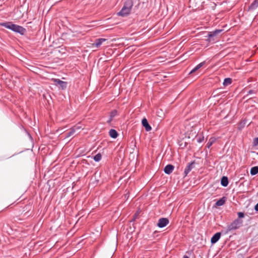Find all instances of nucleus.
<instances>
[{
    "instance_id": "obj_1",
    "label": "nucleus",
    "mask_w": 258,
    "mask_h": 258,
    "mask_svg": "<svg viewBox=\"0 0 258 258\" xmlns=\"http://www.w3.org/2000/svg\"><path fill=\"white\" fill-rule=\"evenodd\" d=\"M133 5V0H126L121 10L117 13V15L123 16L130 14Z\"/></svg>"
},
{
    "instance_id": "obj_2",
    "label": "nucleus",
    "mask_w": 258,
    "mask_h": 258,
    "mask_svg": "<svg viewBox=\"0 0 258 258\" xmlns=\"http://www.w3.org/2000/svg\"><path fill=\"white\" fill-rule=\"evenodd\" d=\"M0 25L9 29L15 32L23 34L25 32V29L21 26L13 24L12 22H6L0 23Z\"/></svg>"
},
{
    "instance_id": "obj_3",
    "label": "nucleus",
    "mask_w": 258,
    "mask_h": 258,
    "mask_svg": "<svg viewBox=\"0 0 258 258\" xmlns=\"http://www.w3.org/2000/svg\"><path fill=\"white\" fill-rule=\"evenodd\" d=\"M106 40V39L104 38L97 39L95 43L91 44L90 47L92 48H98Z\"/></svg>"
},
{
    "instance_id": "obj_4",
    "label": "nucleus",
    "mask_w": 258,
    "mask_h": 258,
    "mask_svg": "<svg viewBox=\"0 0 258 258\" xmlns=\"http://www.w3.org/2000/svg\"><path fill=\"white\" fill-rule=\"evenodd\" d=\"M169 223V220L165 218H161L159 220L157 225L160 228H163Z\"/></svg>"
},
{
    "instance_id": "obj_5",
    "label": "nucleus",
    "mask_w": 258,
    "mask_h": 258,
    "mask_svg": "<svg viewBox=\"0 0 258 258\" xmlns=\"http://www.w3.org/2000/svg\"><path fill=\"white\" fill-rule=\"evenodd\" d=\"M248 11L249 12H253L258 11V0H254L253 3L249 6Z\"/></svg>"
},
{
    "instance_id": "obj_6",
    "label": "nucleus",
    "mask_w": 258,
    "mask_h": 258,
    "mask_svg": "<svg viewBox=\"0 0 258 258\" xmlns=\"http://www.w3.org/2000/svg\"><path fill=\"white\" fill-rule=\"evenodd\" d=\"M240 224L239 221L236 220L228 226V229L229 230H232L237 229L239 227Z\"/></svg>"
},
{
    "instance_id": "obj_7",
    "label": "nucleus",
    "mask_w": 258,
    "mask_h": 258,
    "mask_svg": "<svg viewBox=\"0 0 258 258\" xmlns=\"http://www.w3.org/2000/svg\"><path fill=\"white\" fill-rule=\"evenodd\" d=\"M52 80L54 82L56 83L57 84L59 85L62 89H64L67 87V83L66 82L62 81L57 79H52Z\"/></svg>"
},
{
    "instance_id": "obj_8",
    "label": "nucleus",
    "mask_w": 258,
    "mask_h": 258,
    "mask_svg": "<svg viewBox=\"0 0 258 258\" xmlns=\"http://www.w3.org/2000/svg\"><path fill=\"white\" fill-rule=\"evenodd\" d=\"M142 125L145 127L146 130L148 132L151 130V127L148 123V122L146 118H144L142 121Z\"/></svg>"
},
{
    "instance_id": "obj_9",
    "label": "nucleus",
    "mask_w": 258,
    "mask_h": 258,
    "mask_svg": "<svg viewBox=\"0 0 258 258\" xmlns=\"http://www.w3.org/2000/svg\"><path fill=\"white\" fill-rule=\"evenodd\" d=\"M221 236V233L220 232H217L211 238V242L212 243H215L217 242L219 239H220Z\"/></svg>"
},
{
    "instance_id": "obj_10",
    "label": "nucleus",
    "mask_w": 258,
    "mask_h": 258,
    "mask_svg": "<svg viewBox=\"0 0 258 258\" xmlns=\"http://www.w3.org/2000/svg\"><path fill=\"white\" fill-rule=\"evenodd\" d=\"M222 31H223L222 29H217L213 32H210L208 34L209 41L211 40V38L216 36L217 35H218L219 33L221 32Z\"/></svg>"
},
{
    "instance_id": "obj_11",
    "label": "nucleus",
    "mask_w": 258,
    "mask_h": 258,
    "mask_svg": "<svg viewBox=\"0 0 258 258\" xmlns=\"http://www.w3.org/2000/svg\"><path fill=\"white\" fill-rule=\"evenodd\" d=\"M174 168L173 165L169 164L165 167L164 171L165 173L169 174L173 171Z\"/></svg>"
},
{
    "instance_id": "obj_12",
    "label": "nucleus",
    "mask_w": 258,
    "mask_h": 258,
    "mask_svg": "<svg viewBox=\"0 0 258 258\" xmlns=\"http://www.w3.org/2000/svg\"><path fill=\"white\" fill-rule=\"evenodd\" d=\"M109 133L110 136L111 138H114V139L117 138V135H118L117 132L115 130H113V129L110 130Z\"/></svg>"
},
{
    "instance_id": "obj_13",
    "label": "nucleus",
    "mask_w": 258,
    "mask_h": 258,
    "mask_svg": "<svg viewBox=\"0 0 258 258\" xmlns=\"http://www.w3.org/2000/svg\"><path fill=\"white\" fill-rule=\"evenodd\" d=\"M194 163H191L187 166V167L185 168L184 170V173L185 175H187L188 173L191 170V169L194 168Z\"/></svg>"
},
{
    "instance_id": "obj_14",
    "label": "nucleus",
    "mask_w": 258,
    "mask_h": 258,
    "mask_svg": "<svg viewBox=\"0 0 258 258\" xmlns=\"http://www.w3.org/2000/svg\"><path fill=\"white\" fill-rule=\"evenodd\" d=\"M221 183L223 186H227L228 184L227 177L223 176L221 179Z\"/></svg>"
},
{
    "instance_id": "obj_15",
    "label": "nucleus",
    "mask_w": 258,
    "mask_h": 258,
    "mask_svg": "<svg viewBox=\"0 0 258 258\" xmlns=\"http://www.w3.org/2000/svg\"><path fill=\"white\" fill-rule=\"evenodd\" d=\"M216 139L215 138H211L207 144V147L209 148L213 143L215 142Z\"/></svg>"
},
{
    "instance_id": "obj_16",
    "label": "nucleus",
    "mask_w": 258,
    "mask_h": 258,
    "mask_svg": "<svg viewBox=\"0 0 258 258\" xmlns=\"http://www.w3.org/2000/svg\"><path fill=\"white\" fill-rule=\"evenodd\" d=\"M225 202V199L224 198H222L219 200L216 203V205L218 206H221L224 204Z\"/></svg>"
},
{
    "instance_id": "obj_17",
    "label": "nucleus",
    "mask_w": 258,
    "mask_h": 258,
    "mask_svg": "<svg viewBox=\"0 0 258 258\" xmlns=\"http://www.w3.org/2000/svg\"><path fill=\"white\" fill-rule=\"evenodd\" d=\"M258 173V167L255 166L252 167L250 169V174L251 175H255Z\"/></svg>"
},
{
    "instance_id": "obj_18",
    "label": "nucleus",
    "mask_w": 258,
    "mask_h": 258,
    "mask_svg": "<svg viewBox=\"0 0 258 258\" xmlns=\"http://www.w3.org/2000/svg\"><path fill=\"white\" fill-rule=\"evenodd\" d=\"M101 158H102L101 154L100 153H98L95 156H94L93 158H94V160L96 162H99V161L101 160Z\"/></svg>"
},
{
    "instance_id": "obj_19",
    "label": "nucleus",
    "mask_w": 258,
    "mask_h": 258,
    "mask_svg": "<svg viewBox=\"0 0 258 258\" xmlns=\"http://www.w3.org/2000/svg\"><path fill=\"white\" fill-rule=\"evenodd\" d=\"M203 65V63L201 62L199 63L198 65H197L194 69H193L190 72V73H192L196 71H197L198 69H199L201 67H202Z\"/></svg>"
},
{
    "instance_id": "obj_20",
    "label": "nucleus",
    "mask_w": 258,
    "mask_h": 258,
    "mask_svg": "<svg viewBox=\"0 0 258 258\" xmlns=\"http://www.w3.org/2000/svg\"><path fill=\"white\" fill-rule=\"evenodd\" d=\"M231 83V79L230 78H226L223 82L224 86H228Z\"/></svg>"
},
{
    "instance_id": "obj_21",
    "label": "nucleus",
    "mask_w": 258,
    "mask_h": 258,
    "mask_svg": "<svg viewBox=\"0 0 258 258\" xmlns=\"http://www.w3.org/2000/svg\"><path fill=\"white\" fill-rule=\"evenodd\" d=\"M76 132V130L75 128H72L71 131L70 132H69L67 135V136L66 137V139L71 137V136H72L74 134V133H75Z\"/></svg>"
},
{
    "instance_id": "obj_22",
    "label": "nucleus",
    "mask_w": 258,
    "mask_h": 258,
    "mask_svg": "<svg viewBox=\"0 0 258 258\" xmlns=\"http://www.w3.org/2000/svg\"><path fill=\"white\" fill-rule=\"evenodd\" d=\"M117 114V112L116 110H114L113 111H112L111 114H110V117H113L114 116H115Z\"/></svg>"
},
{
    "instance_id": "obj_23",
    "label": "nucleus",
    "mask_w": 258,
    "mask_h": 258,
    "mask_svg": "<svg viewBox=\"0 0 258 258\" xmlns=\"http://www.w3.org/2000/svg\"><path fill=\"white\" fill-rule=\"evenodd\" d=\"M253 145L256 146L258 145V138H255L253 141Z\"/></svg>"
},
{
    "instance_id": "obj_24",
    "label": "nucleus",
    "mask_w": 258,
    "mask_h": 258,
    "mask_svg": "<svg viewBox=\"0 0 258 258\" xmlns=\"http://www.w3.org/2000/svg\"><path fill=\"white\" fill-rule=\"evenodd\" d=\"M238 216L239 218H243L244 217V214L242 212L238 213Z\"/></svg>"
},
{
    "instance_id": "obj_25",
    "label": "nucleus",
    "mask_w": 258,
    "mask_h": 258,
    "mask_svg": "<svg viewBox=\"0 0 258 258\" xmlns=\"http://www.w3.org/2000/svg\"><path fill=\"white\" fill-rule=\"evenodd\" d=\"M203 140H204V137L202 136L201 137H199V138L198 140V142L199 143H201L203 141Z\"/></svg>"
},
{
    "instance_id": "obj_26",
    "label": "nucleus",
    "mask_w": 258,
    "mask_h": 258,
    "mask_svg": "<svg viewBox=\"0 0 258 258\" xmlns=\"http://www.w3.org/2000/svg\"><path fill=\"white\" fill-rule=\"evenodd\" d=\"M254 209L255 211H258V203L255 205Z\"/></svg>"
},
{
    "instance_id": "obj_27",
    "label": "nucleus",
    "mask_w": 258,
    "mask_h": 258,
    "mask_svg": "<svg viewBox=\"0 0 258 258\" xmlns=\"http://www.w3.org/2000/svg\"><path fill=\"white\" fill-rule=\"evenodd\" d=\"M22 9H24V8L21 7L17 10V11H20L21 12Z\"/></svg>"
},
{
    "instance_id": "obj_28",
    "label": "nucleus",
    "mask_w": 258,
    "mask_h": 258,
    "mask_svg": "<svg viewBox=\"0 0 258 258\" xmlns=\"http://www.w3.org/2000/svg\"><path fill=\"white\" fill-rule=\"evenodd\" d=\"M80 128H81V127H80V126H77V127H76V129H77V130H80Z\"/></svg>"
},
{
    "instance_id": "obj_29",
    "label": "nucleus",
    "mask_w": 258,
    "mask_h": 258,
    "mask_svg": "<svg viewBox=\"0 0 258 258\" xmlns=\"http://www.w3.org/2000/svg\"><path fill=\"white\" fill-rule=\"evenodd\" d=\"M183 258H188V256H184L183 257Z\"/></svg>"
},
{
    "instance_id": "obj_30",
    "label": "nucleus",
    "mask_w": 258,
    "mask_h": 258,
    "mask_svg": "<svg viewBox=\"0 0 258 258\" xmlns=\"http://www.w3.org/2000/svg\"><path fill=\"white\" fill-rule=\"evenodd\" d=\"M24 14L23 13L21 16H24Z\"/></svg>"
}]
</instances>
